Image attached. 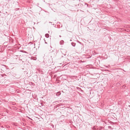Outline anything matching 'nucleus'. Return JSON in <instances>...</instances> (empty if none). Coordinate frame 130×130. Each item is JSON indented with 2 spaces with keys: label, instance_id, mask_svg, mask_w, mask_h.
Instances as JSON below:
<instances>
[{
  "label": "nucleus",
  "instance_id": "nucleus-1",
  "mask_svg": "<svg viewBox=\"0 0 130 130\" xmlns=\"http://www.w3.org/2000/svg\"><path fill=\"white\" fill-rule=\"evenodd\" d=\"M61 93L60 91L56 93V95L58 96L61 94Z\"/></svg>",
  "mask_w": 130,
  "mask_h": 130
},
{
  "label": "nucleus",
  "instance_id": "nucleus-2",
  "mask_svg": "<svg viewBox=\"0 0 130 130\" xmlns=\"http://www.w3.org/2000/svg\"><path fill=\"white\" fill-rule=\"evenodd\" d=\"M64 41L63 40H61L60 42V45H62L63 44Z\"/></svg>",
  "mask_w": 130,
  "mask_h": 130
},
{
  "label": "nucleus",
  "instance_id": "nucleus-3",
  "mask_svg": "<svg viewBox=\"0 0 130 130\" xmlns=\"http://www.w3.org/2000/svg\"><path fill=\"white\" fill-rule=\"evenodd\" d=\"M45 37L47 38H48L49 37V35L48 34H46L45 35Z\"/></svg>",
  "mask_w": 130,
  "mask_h": 130
},
{
  "label": "nucleus",
  "instance_id": "nucleus-4",
  "mask_svg": "<svg viewBox=\"0 0 130 130\" xmlns=\"http://www.w3.org/2000/svg\"><path fill=\"white\" fill-rule=\"evenodd\" d=\"M71 44L73 46H75L76 45V43H74V42H72L71 43Z\"/></svg>",
  "mask_w": 130,
  "mask_h": 130
},
{
  "label": "nucleus",
  "instance_id": "nucleus-5",
  "mask_svg": "<svg viewBox=\"0 0 130 130\" xmlns=\"http://www.w3.org/2000/svg\"><path fill=\"white\" fill-rule=\"evenodd\" d=\"M27 117H28L29 119H30V120H32V119H31V118H29V117H28L27 116Z\"/></svg>",
  "mask_w": 130,
  "mask_h": 130
},
{
  "label": "nucleus",
  "instance_id": "nucleus-6",
  "mask_svg": "<svg viewBox=\"0 0 130 130\" xmlns=\"http://www.w3.org/2000/svg\"><path fill=\"white\" fill-rule=\"evenodd\" d=\"M108 128H111V127L110 126H108Z\"/></svg>",
  "mask_w": 130,
  "mask_h": 130
},
{
  "label": "nucleus",
  "instance_id": "nucleus-7",
  "mask_svg": "<svg viewBox=\"0 0 130 130\" xmlns=\"http://www.w3.org/2000/svg\"><path fill=\"white\" fill-rule=\"evenodd\" d=\"M58 102V101H55V102H53V103H56V102Z\"/></svg>",
  "mask_w": 130,
  "mask_h": 130
},
{
  "label": "nucleus",
  "instance_id": "nucleus-8",
  "mask_svg": "<svg viewBox=\"0 0 130 130\" xmlns=\"http://www.w3.org/2000/svg\"><path fill=\"white\" fill-rule=\"evenodd\" d=\"M18 8H16L15 10H18Z\"/></svg>",
  "mask_w": 130,
  "mask_h": 130
},
{
  "label": "nucleus",
  "instance_id": "nucleus-9",
  "mask_svg": "<svg viewBox=\"0 0 130 130\" xmlns=\"http://www.w3.org/2000/svg\"><path fill=\"white\" fill-rule=\"evenodd\" d=\"M24 52L25 53H27V52L25 51H24Z\"/></svg>",
  "mask_w": 130,
  "mask_h": 130
},
{
  "label": "nucleus",
  "instance_id": "nucleus-10",
  "mask_svg": "<svg viewBox=\"0 0 130 130\" xmlns=\"http://www.w3.org/2000/svg\"><path fill=\"white\" fill-rule=\"evenodd\" d=\"M86 4V5H87V6H88V5L87 4Z\"/></svg>",
  "mask_w": 130,
  "mask_h": 130
},
{
  "label": "nucleus",
  "instance_id": "nucleus-11",
  "mask_svg": "<svg viewBox=\"0 0 130 130\" xmlns=\"http://www.w3.org/2000/svg\"><path fill=\"white\" fill-rule=\"evenodd\" d=\"M49 23H52V22H49Z\"/></svg>",
  "mask_w": 130,
  "mask_h": 130
},
{
  "label": "nucleus",
  "instance_id": "nucleus-12",
  "mask_svg": "<svg viewBox=\"0 0 130 130\" xmlns=\"http://www.w3.org/2000/svg\"><path fill=\"white\" fill-rule=\"evenodd\" d=\"M70 41H72V40L71 39L70 40Z\"/></svg>",
  "mask_w": 130,
  "mask_h": 130
},
{
  "label": "nucleus",
  "instance_id": "nucleus-13",
  "mask_svg": "<svg viewBox=\"0 0 130 130\" xmlns=\"http://www.w3.org/2000/svg\"><path fill=\"white\" fill-rule=\"evenodd\" d=\"M59 37H61V36L60 35V36H59Z\"/></svg>",
  "mask_w": 130,
  "mask_h": 130
},
{
  "label": "nucleus",
  "instance_id": "nucleus-14",
  "mask_svg": "<svg viewBox=\"0 0 130 130\" xmlns=\"http://www.w3.org/2000/svg\"><path fill=\"white\" fill-rule=\"evenodd\" d=\"M45 43H47V42H45Z\"/></svg>",
  "mask_w": 130,
  "mask_h": 130
},
{
  "label": "nucleus",
  "instance_id": "nucleus-15",
  "mask_svg": "<svg viewBox=\"0 0 130 130\" xmlns=\"http://www.w3.org/2000/svg\"><path fill=\"white\" fill-rule=\"evenodd\" d=\"M52 24V25H54V24Z\"/></svg>",
  "mask_w": 130,
  "mask_h": 130
},
{
  "label": "nucleus",
  "instance_id": "nucleus-16",
  "mask_svg": "<svg viewBox=\"0 0 130 130\" xmlns=\"http://www.w3.org/2000/svg\"><path fill=\"white\" fill-rule=\"evenodd\" d=\"M34 45H35V44H34Z\"/></svg>",
  "mask_w": 130,
  "mask_h": 130
},
{
  "label": "nucleus",
  "instance_id": "nucleus-17",
  "mask_svg": "<svg viewBox=\"0 0 130 130\" xmlns=\"http://www.w3.org/2000/svg\"><path fill=\"white\" fill-rule=\"evenodd\" d=\"M106 67H107V66H106Z\"/></svg>",
  "mask_w": 130,
  "mask_h": 130
},
{
  "label": "nucleus",
  "instance_id": "nucleus-18",
  "mask_svg": "<svg viewBox=\"0 0 130 130\" xmlns=\"http://www.w3.org/2000/svg\"><path fill=\"white\" fill-rule=\"evenodd\" d=\"M60 102H61V101H60Z\"/></svg>",
  "mask_w": 130,
  "mask_h": 130
}]
</instances>
